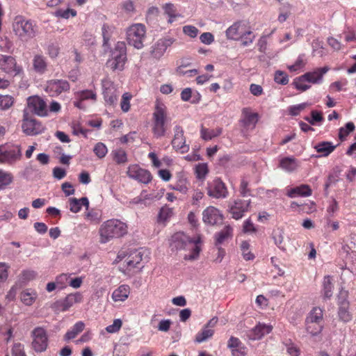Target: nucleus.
I'll list each match as a JSON object with an SVG mask.
<instances>
[{
	"mask_svg": "<svg viewBox=\"0 0 356 356\" xmlns=\"http://www.w3.org/2000/svg\"><path fill=\"white\" fill-rule=\"evenodd\" d=\"M69 204L70 210L73 213H78L80 211L82 206H85L86 209H88L89 207L88 199L86 197H81V199H76L74 197L70 198Z\"/></svg>",
	"mask_w": 356,
	"mask_h": 356,
	"instance_id": "obj_28",
	"label": "nucleus"
},
{
	"mask_svg": "<svg viewBox=\"0 0 356 356\" xmlns=\"http://www.w3.org/2000/svg\"><path fill=\"white\" fill-rule=\"evenodd\" d=\"M337 145H334L332 142L323 141L316 144L314 149L317 152L321 154L322 156H327L336 148Z\"/></svg>",
	"mask_w": 356,
	"mask_h": 356,
	"instance_id": "obj_30",
	"label": "nucleus"
},
{
	"mask_svg": "<svg viewBox=\"0 0 356 356\" xmlns=\"http://www.w3.org/2000/svg\"><path fill=\"white\" fill-rule=\"evenodd\" d=\"M146 29L142 24H135L129 27L127 31L128 43L138 49L143 47L145 39Z\"/></svg>",
	"mask_w": 356,
	"mask_h": 356,
	"instance_id": "obj_5",
	"label": "nucleus"
},
{
	"mask_svg": "<svg viewBox=\"0 0 356 356\" xmlns=\"http://www.w3.org/2000/svg\"><path fill=\"white\" fill-rule=\"evenodd\" d=\"M255 38V35L250 30H247L244 34H242L240 39L242 40V44L243 46H248L253 42Z\"/></svg>",
	"mask_w": 356,
	"mask_h": 356,
	"instance_id": "obj_52",
	"label": "nucleus"
},
{
	"mask_svg": "<svg viewBox=\"0 0 356 356\" xmlns=\"http://www.w3.org/2000/svg\"><path fill=\"white\" fill-rule=\"evenodd\" d=\"M328 70L329 68L327 67L318 68L314 72L305 73L303 74V78H305L307 81L309 83H318L321 82L323 74H325Z\"/></svg>",
	"mask_w": 356,
	"mask_h": 356,
	"instance_id": "obj_26",
	"label": "nucleus"
},
{
	"mask_svg": "<svg viewBox=\"0 0 356 356\" xmlns=\"http://www.w3.org/2000/svg\"><path fill=\"white\" fill-rule=\"evenodd\" d=\"M283 231L281 229L275 230L273 232V238L275 243L282 250H285V244L284 243Z\"/></svg>",
	"mask_w": 356,
	"mask_h": 356,
	"instance_id": "obj_43",
	"label": "nucleus"
},
{
	"mask_svg": "<svg viewBox=\"0 0 356 356\" xmlns=\"http://www.w3.org/2000/svg\"><path fill=\"white\" fill-rule=\"evenodd\" d=\"M243 119L241 122L245 127H254L258 121V115L256 113H252L250 109L245 108L242 111Z\"/></svg>",
	"mask_w": 356,
	"mask_h": 356,
	"instance_id": "obj_27",
	"label": "nucleus"
},
{
	"mask_svg": "<svg viewBox=\"0 0 356 356\" xmlns=\"http://www.w3.org/2000/svg\"><path fill=\"white\" fill-rule=\"evenodd\" d=\"M33 349L38 353L46 350L48 346V336L47 331L42 327H37L31 332Z\"/></svg>",
	"mask_w": 356,
	"mask_h": 356,
	"instance_id": "obj_8",
	"label": "nucleus"
},
{
	"mask_svg": "<svg viewBox=\"0 0 356 356\" xmlns=\"http://www.w3.org/2000/svg\"><path fill=\"white\" fill-rule=\"evenodd\" d=\"M99 241L106 243L113 238L123 236L127 232V226L123 222L111 219L104 222L99 228Z\"/></svg>",
	"mask_w": 356,
	"mask_h": 356,
	"instance_id": "obj_1",
	"label": "nucleus"
},
{
	"mask_svg": "<svg viewBox=\"0 0 356 356\" xmlns=\"http://www.w3.org/2000/svg\"><path fill=\"white\" fill-rule=\"evenodd\" d=\"M10 266L8 264L0 262V282H4L8 277V269Z\"/></svg>",
	"mask_w": 356,
	"mask_h": 356,
	"instance_id": "obj_55",
	"label": "nucleus"
},
{
	"mask_svg": "<svg viewBox=\"0 0 356 356\" xmlns=\"http://www.w3.org/2000/svg\"><path fill=\"white\" fill-rule=\"evenodd\" d=\"M200 242L195 241L193 244L187 249L191 252L188 254H186L184 257L185 260L193 261L197 259L199 257L200 247L198 243Z\"/></svg>",
	"mask_w": 356,
	"mask_h": 356,
	"instance_id": "obj_37",
	"label": "nucleus"
},
{
	"mask_svg": "<svg viewBox=\"0 0 356 356\" xmlns=\"http://www.w3.org/2000/svg\"><path fill=\"white\" fill-rule=\"evenodd\" d=\"M13 98L11 96L0 95V109H8L13 106Z\"/></svg>",
	"mask_w": 356,
	"mask_h": 356,
	"instance_id": "obj_47",
	"label": "nucleus"
},
{
	"mask_svg": "<svg viewBox=\"0 0 356 356\" xmlns=\"http://www.w3.org/2000/svg\"><path fill=\"white\" fill-rule=\"evenodd\" d=\"M22 157V150L19 145H0V163L13 165Z\"/></svg>",
	"mask_w": 356,
	"mask_h": 356,
	"instance_id": "obj_6",
	"label": "nucleus"
},
{
	"mask_svg": "<svg viewBox=\"0 0 356 356\" xmlns=\"http://www.w3.org/2000/svg\"><path fill=\"white\" fill-rule=\"evenodd\" d=\"M275 81L279 84L286 85L289 82V78L286 73L277 71L275 74Z\"/></svg>",
	"mask_w": 356,
	"mask_h": 356,
	"instance_id": "obj_56",
	"label": "nucleus"
},
{
	"mask_svg": "<svg viewBox=\"0 0 356 356\" xmlns=\"http://www.w3.org/2000/svg\"><path fill=\"white\" fill-rule=\"evenodd\" d=\"M250 204V200H237L234 201L229 208V213L232 217L236 220H238L243 216L245 212L248 211Z\"/></svg>",
	"mask_w": 356,
	"mask_h": 356,
	"instance_id": "obj_20",
	"label": "nucleus"
},
{
	"mask_svg": "<svg viewBox=\"0 0 356 356\" xmlns=\"http://www.w3.org/2000/svg\"><path fill=\"white\" fill-rule=\"evenodd\" d=\"M249 246L250 245L247 241H243L241 245V250L243 251V258L247 261L252 260L254 259L253 254L248 251Z\"/></svg>",
	"mask_w": 356,
	"mask_h": 356,
	"instance_id": "obj_58",
	"label": "nucleus"
},
{
	"mask_svg": "<svg viewBox=\"0 0 356 356\" xmlns=\"http://www.w3.org/2000/svg\"><path fill=\"white\" fill-rule=\"evenodd\" d=\"M95 154L100 159L104 158L107 154L108 149L106 146L102 143H98L93 149Z\"/></svg>",
	"mask_w": 356,
	"mask_h": 356,
	"instance_id": "obj_53",
	"label": "nucleus"
},
{
	"mask_svg": "<svg viewBox=\"0 0 356 356\" xmlns=\"http://www.w3.org/2000/svg\"><path fill=\"white\" fill-rule=\"evenodd\" d=\"M122 325V322L120 319H115L112 325H110L106 327V330L108 333H115L120 330Z\"/></svg>",
	"mask_w": 356,
	"mask_h": 356,
	"instance_id": "obj_62",
	"label": "nucleus"
},
{
	"mask_svg": "<svg viewBox=\"0 0 356 356\" xmlns=\"http://www.w3.org/2000/svg\"><path fill=\"white\" fill-rule=\"evenodd\" d=\"M85 325L82 321H79L68 330L65 335V340H70L74 339L80 332L84 329Z\"/></svg>",
	"mask_w": 356,
	"mask_h": 356,
	"instance_id": "obj_36",
	"label": "nucleus"
},
{
	"mask_svg": "<svg viewBox=\"0 0 356 356\" xmlns=\"http://www.w3.org/2000/svg\"><path fill=\"white\" fill-rule=\"evenodd\" d=\"M208 195L216 199L225 198L228 195V191L220 179H216L208 184Z\"/></svg>",
	"mask_w": 356,
	"mask_h": 356,
	"instance_id": "obj_12",
	"label": "nucleus"
},
{
	"mask_svg": "<svg viewBox=\"0 0 356 356\" xmlns=\"http://www.w3.org/2000/svg\"><path fill=\"white\" fill-rule=\"evenodd\" d=\"M323 296L325 298L329 299L332 296V284L331 282V277L326 276L323 280Z\"/></svg>",
	"mask_w": 356,
	"mask_h": 356,
	"instance_id": "obj_41",
	"label": "nucleus"
},
{
	"mask_svg": "<svg viewBox=\"0 0 356 356\" xmlns=\"http://www.w3.org/2000/svg\"><path fill=\"white\" fill-rule=\"evenodd\" d=\"M13 179L11 173L0 169V190L9 185Z\"/></svg>",
	"mask_w": 356,
	"mask_h": 356,
	"instance_id": "obj_42",
	"label": "nucleus"
},
{
	"mask_svg": "<svg viewBox=\"0 0 356 356\" xmlns=\"http://www.w3.org/2000/svg\"><path fill=\"white\" fill-rule=\"evenodd\" d=\"M195 172L198 179H204L209 172L207 163H199L195 166Z\"/></svg>",
	"mask_w": 356,
	"mask_h": 356,
	"instance_id": "obj_44",
	"label": "nucleus"
},
{
	"mask_svg": "<svg viewBox=\"0 0 356 356\" xmlns=\"http://www.w3.org/2000/svg\"><path fill=\"white\" fill-rule=\"evenodd\" d=\"M79 298V295L78 294H70L64 300L57 301L55 303V307L62 312L67 311L75 302H78Z\"/></svg>",
	"mask_w": 356,
	"mask_h": 356,
	"instance_id": "obj_24",
	"label": "nucleus"
},
{
	"mask_svg": "<svg viewBox=\"0 0 356 356\" xmlns=\"http://www.w3.org/2000/svg\"><path fill=\"white\" fill-rule=\"evenodd\" d=\"M0 50L3 52L11 53L13 51V42L6 38L2 39L0 41Z\"/></svg>",
	"mask_w": 356,
	"mask_h": 356,
	"instance_id": "obj_57",
	"label": "nucleus"
},
{
	"mask_svg": "<svg viewBox=\"0 0 356 356\" xmlns=\"http://www.w3.org/2000/svg\"><path fill=\"white\" fill-rule=\"evenodd\" d=\"M127 173L130 178L143 184H148L152 180V175L149 171L140 168L137 165H130Z\"/></svg>",
	"mask_w": 356,
	"mask_h": 356,
	"instance_id": "obj_13",
	"label": "nucleus"
},
{
	"mask_svg": "<svg viewBox=\"0 0 356 356\" xmlns=\"http://www.w3.org/2000/svg\"><path fill=\"white\" fill-rule=\"evenodd\" d=\"M305 81H307V80L305 78H303V75H302L294 81V85L298 90L305 91L310 87L309 85L305 83Z\"/></svg>",
	"mask_w": 356,
	"mask_h": 356,
	"instance_id": "obj_61",
	"label": "nucleus"
},
{
	"mask_svg": "<svg viewBox=\"0 0 356 356\" xmlns=\"http://www.w3.org/2000/svg\"><path fill=\"white\" fill-rule=\"evenodd\" d=\"M113 158L118 164H123L127 162V155L122 149H117L113 152Z\"/></svg>",
	"mask_w": 356,
	"mask_h": 356,
	"instance_id": "obj_45",
	"label": "nucleus"
},
{
	"mask_svg": "<svg viewBox=\"0 0 356 356\" xmlns=\"http://www.w3.org/2000/svg\"><path fill=\"white\" fill-rule=\"evenodd\" d=\"M55 15L58 17L68 19L70 16L74 17L76 15V11L73 9L67 8L66 10L59 9L55 12Z\"/></svg>",
	"mask_w": 356,
	"mask_h": 356,
	"instance_id": "obj_51",
	"label": "nucleus"
},
{
	"mask_svg": "<svg viewBox=\"0 0 356 356\" xmlns=\"http://www.w3.org/2000/svg\"><path fill=\"white\" fill-rule=\"evenodd\" d=\"M145 253V250L143 249L134 250H131L127 256H126L124 251H120L118 253V258L120 259V261L125 259L124 264H126L127 268L131 270L136 268L140 261L144 259L147 260V254H145V258H143Z\"/></svg>",
	"mask_w": 356,
	"mask_h": 356,
	"instance_id": "obj_9",
	"label": "nucleus"
},
{
	"mask_svg": "<svg viewBox=\"0 0 356 356\" xmlns=\"http://www.w3.org/2000/svg\"><path fill=\"white\" fill-rule=\"evenodd\" d=\"M290 9L291 6L289 3L284 5L282 8H280V13L277 19L280 23H283L287 19L290 15Z\"/></svg>",
	"mask_w": 356,
	"mask_h": 356,
	"instance_id": "obj_50",
	"label": "nucleus"
},
{
	"mask_svg": "<svg viewBox=\"0 0 356 356\" xmlns=\"http://www.w3.org/2000/svg\"><path fill=\"white\" fill-rule=\"evenodd\" d=\"M213 330L212 329L207 328L204 326V329L198 332L195 337V341L197 343H202L206 341L207 339L211 337L213 334Z\"/></svg>",
	"mask_w": 356,
	"mask_h": 356,
	"instance_id": "obj_40",
	"label": "nucleus"
},
{
	"mask_svg": "<svg viewBox=\"0 0 356 356\" xmlns=\"http://www.w3.org/2000/svg\"><path fill=\"white\" fill-rule=\"evenodd\" d=\"M70 89V84L66 80L52 79L47 82L46 90L51 96H57Z\"/></svg>",
	"mask_w": 356,
	"mask_h": 356,
	"instance_id": "obj_16",
	"label": "nucleus"
},
{
	"mask_svg": "<svg viewBox=\"0 0 356 356\" xmlns=\"http://www.w3.org/2000/svg\"><path fill=\"white\" fill-rule=\"evenodd\" d=\"M322 325L320 324H310L306 323L307 331L313 336H316L319 334L322 330Z\"/></svg>",
	"mask_w": 356,
	"mask_h": 356,
	"instance_id": "obj_59",
	"label": "nucleus"
},
{
	"mask_svg": "<svg viewBox=\"0 0 356 356\" xmlns=\"http://www.w3.org/2000/svg\"><path fill=\"white\" fill-rule=\"evenodd\" d=\"M355 124L352 122L346 123L345 127H341L339 129V137L343 140L344 138L351 132L355 130Z\"/></svg>",
	"mask_w": 356,
	"mask_h": 356,
	"instance_id": "obj_46",
	"label": "nucleus"
},
{
	"mask_svg": "<svg viewBox=\"0 0 356 356\" xmlns=\"http://www.w3.org/2000/svg\"><path fill=\"white\" fill-rule=\"evenodd\" d=\"M271 330V325L259 323L250 331V338L252 340L260 339L264 335L270 333Z\"/></svg>",
	"mask_w": 356,
	"mask_h": 356,
	"instance_id": "obj_23",
	"label": "nucleus"
},
{
	"mask_svg": "<svg viewBox=\"0 0 356 356\" xmlns=\"http://www.w3.org/2000/svg\"><path fill=\"white\" fill-rule=\"evenodd\" d=\"M202 220L206 224L216 225L222 222L223 216L218 209L210 206L203 211Z\"/></svg>",
	"mask_w": 356,
	"mask_h": 356,
	"instance_id": "obj_15",
	"label": "nucleus"
},
{
	"mask_svg": "<svg viewBox=\"0 0 356 356\" xmlns=\"http://www.w3.org/2000/svg\"><path fill=\"white\" fill-rule=\"evenodd\" d=\"M172 145L174 149L179 151L181 153H186L189 149V146L186 144L184 131L180 126L175 127V136L172 140Z\"/></svg>",
	"mask_w": 356,
	"mask_h": 356,
	"instance_id": "obj_19",
	"label": "nucleus"
},
{
	"mask_svg": "<svg viewBox=\"0 0 356 356\" xmlns=\"http://www.w3.org/2000/svg\"><path fill=\"white\" fill-rule=\"evenodd\" d=\"M24 110H28L29 115L31 113H35L39 116H46L47 115L45 102L38 96L29 97L27 99V106Z\"/></svg>",
	"mask_w": 356,
	"mask_h": 356,
	"instance_id": "obj_10",
	"label": "nucleus"
},
{
	"mask_svg": "<svg viewBox=\"0 0 356 356\" xmlns=\"http://www.w3.org/2000/svg\"><path fill=\"white\" fill-rule=\"evenodd\" d=\"M104 88L103 95L105 102L107 104L114 105L117 102L119 92H117L115 86L111 83H108V86L104 84Z\"/></svg>",
	"mask_w": 356,
	"mask_h": 356,
	"instance_id": "obj_22",
	"label": "nucleus"
},
{
	"mask_svg": "<svg viewBox=\"0 0 356 356\" xmlns=\"http://www.w3.org/2000/svg\"><path fill=\"white\" fill-rule=\"evenodd\" d=\"M172 214V210L170 208L163 207L161 209L158 218L160 222L166 221Z\"/></svg>",
	"mask_w": 356,
	"mask_h": 356,
	"instance_id": "obj_54",
	"label": "nucleus"
},
{
	"mask_svg": "<svg viewBox=\"0 0 356 356\" xmlns=\"http://www.w3.org/2000/svg\"><path fill=\"white\" fill-rule=\"evenodd\" d=\"M311 195L312 189L307 184H302L300 186L293 188L288 192V196L290 197H294L296 195L308 197Z\"/></svg>",
	"mask_w": 356,
	"mask_h": 356,
	"instance_id": "obj_31",
	"label": "nucleus"
},
{
	"mask_svg": "<svg viewBox=\"0 0 356 356\" xmlns=\"http://www.w3.org/2000/svg\"><path fill=\"white\" fill-rule=\"evenodd\" d=\"M323 117L321 112L313 110L311 112V117H305V120L311 125H318V123L323 122Z\"/></svg>",
	"mask_w": 356,
	"mask_h": 356,
	"instance_id": "obj_39",
	"label": "nucleus"
},
{
	"mask_svg": "<svg viewBox=\"0 0 356 356\" xmlns=\"http://www.w3.org/2000/svg\"><path fill=\"white\" fill-rule=\"evenodd\" d=\"M166 119L167 116L164 105L157 104L153 113L152 132L155 138H159L165 136L168 129Z\"/></svg>",
	"mask_w": 356,
	"mask_h": 356,
	"instance_id": "obj_4",
	"label": "nucleus"
},
{
	"mask_svg": "<svg viewBox=\"0 0 356 356\" xmlns=\"http://www.w3.org/2000/svg\"><path fill=\"white\" fill-rule=\"evenodd\" d=\"M222 134V129L218 127L215 129L204 128L202 125L200 129L201 138L204 140H210L212 138L220 136Z\"/></svg>",
	"mask_w": 356,
	"mask_h": 356,
	"instance_id": "obj_34",
	"label": "nucleus"
},
{
	"mask_svg": "<svg viewBox=\"0 0 356 356\" xmlns=\"http://www.w3.org/2000/svg\"><path fill=\"white\" fill-rule=\"evenodd\" d=\"M183 32L191 38H195L198 33V29L195 26L188 25L183 27Z\"/></svg>",
	"mask_w": 356,
	"mask_h": 356,
	"instance_id": "obj_63",
	"label": "nucleus"
},
{
	"mask_svg": "<svg viewBox=\"0 0 356 356\" xmlns=\"http://www.w3.org/2000/svg\"><path fill=\"white\" fill-rule=\"evenodd\" d=\"M174 42L175 40L172 38H164L158 40L152 47V56L157 59L161 58L168 47H170Z\"/></svg>",
	"mask_w": 356,
	"mask_h": 356,
	"instance_id": "obj_17",
	"label": "nucleus"
},
{
	"mask_svg": "<svg viewBox=\"0 0 356 356\" xmlns=\"http://www.w3.org/2000/svg\"><path fill=\"white\" fill-rule=\"evenodd\" d=\"M195 241L200 242V239L192 238L184 232H177L172 237V245L177 250H187Z\"/></svg>",
	"mask_w": 356,
	"mask_h": 356,
	"instance_id": "obj_14",
	"label": "nucleus"
},
{
	"mask_svg": "<svg viewBox=\"0 0 356 356\" xmlns=\"http://www.w3.org/2000/svg\"><path fill=\"white\" fill-rule=\"evenodd\" d=\"M0 70L6 74L16 75L21 72L22 67L17 65L14 57L0 54Z\"/></svg>",
	"mask_w": 356,
	"mask_h": 356,
	"instance_id": "obj_11",
	"label": "nucleus"
},
{
	"mask_svg": "<svg viewBox=\"0 0 356 356\" xmlns=\"http://www.w3.org/2000/svg\"><path fill=\"white\" fill-rule=\"evenodd\" d=\"M310 104L305 102L297 105L291 106L289 108V114L293 116H296L299 115V113L305 109Z\"/></svg>",
	"mask_w": 356,
	"mask_h": 356,
	"instance_id": "obj_49",
	"label": "nucleus"
},
{
	"mask_svg": "<svg viewBox=\"0 0 356 356\" xmlns=\"http://www.w3.org/2000/svg\"><path fill=\"white\" fill-rule=\"evenodd\" d=\"M22 129L23 132L28 136H35L44 131V127L41 123L33 118L29 115L28 110H24L23 111Z\"/></svg>",
	"mask_w": 356,
	"mask_h": 356,
	"instance_id": "obj_7",
	"label": "nucleus"
},
{
	"mask_svg": "<svg viewBox=\"0 0 356 356\" xmlns=\"http://www.w3.org/2000/svg\"><path fill=\"white\" fill-rule=\"evenodd\" d=\"M13 30L22 40H28L34 38L38 32L35 24L22 16H17L13 23Z\"/></svg>",
	"mask_w": 356,
	"mask_h": 356,
	"instance_id": "obj_2",
	"label": "nucleus"
},
{
	"mask_svg": "<svg viewBox=\"0 0 356 356\" xmlns=\"http://www.w3.org/2000/svg\"><path fill=\"white\" fill-rule=\"evenodd\" d=\"M13 356H26L24 352V346L21 343H16L12 349Z\"/></svg>",
	"mask_w": 356,
	"mask_h": 356,
	"instance_id": "obj_64",
	"label": "nucleus"
},
{
	"mask_svg": "<svg viewBox=\"0 0 356 356\" xmlns=\"http://www.w3.org/2000/svg\"><path fill=\"white\" fill-rule=\"evenodd\" d=\"M34 70L38 72L42 73L47 68L45 58L42 55H35L33 60Z\"/></svg>",
	"mask_w": 356,
	"mask_h": 356,
	"instance_id": "obj_38",
	"label": "nucleus"
},
{
	"mask_svg": "<svg viewBox=\"0 0 356 356\" xmlns=\"http://www.w3.org/2000/svg\"><path fill=\"white\" fill-rule=\"evenodd\" d=\"M300 165V162L293 156L284 157L280 161V167L288 172L295 171Z\"/></svg>",
	"mask_w": 356,
	"mask_h": 356,
	"instance_id": "obj_25",
	"label": "nucleus"
},
{
	"mask_svg": "<svg viewBox=\"0 0 356 356\" xmlns=\"http://www.w3.org/2000/svg\"><path fill=\"white\" fill-rule=\"evenodd\" d=\"M127 61V47L124 42H118L112 50L106 65L112 70H122Z\"/></svg>",
	"mask_w": 356,
	"mask_h": 356,
	"instance_id": "obj_3",
	"label": "nucleus"
},
{
	"mask_svg": "<svg viewBox=\"0 0 356 356\" xmlns=\"http://www.w3.org/2000/svg\"><path fill=\"white\" fill-rule=\"evenodd\" d=\"M347 292L341 291L338 296L339 311L338 315L340 320L343 322H349L352 319V315L348 311V302L346 300Z\"/></svg>",
	"mask_w": 356,
	"mask_h": 356,
	"instance_id": "obj_18",
	"label": "nucleus"
},
{
	"mask_svg": "<svg viewBox=\"0 0 356 356\" xmlns=\"http://www.w3.org/2000/svg\"><path fill=\"white\" fill-rule=\"evenodd\" d=\"M130 288L128 285L122 284L113 291L112 299L115 302L124 301L129 296Z\"/></svg>",
	"mask_w": 356,
	"mask_h": 356,
	"instance_id": "obj_29",
	"label": "nucleus"
},
{
	"mask_svg": "<svg viewBox=\"0 0 356 356\" xmlns=\"http://www.w3.org/2000/svg\"><path fill=\"white\" fill-rule=\"evenodd\" d=\"M232 228L229 225H226L223 229H222L220 232H218L215 234L216 242L215 245L216 246H219L221 245L225 240L229 238H231L232 236Z\"/></svg>",
	"mask_w": 356,
	"mask_h": 356,
	"instance_id": "obj_32",
	"label": "nucleus"
},
{
	"mask_svg": "<svg viewBox=\"0 0 356 356\" xmlns=\"http://www.w3.org/2000/svg\"><path fill=\"white\" fill-rule=\"evenodd\" d=\"M37 293L31 289L24 290L20 295L22 302L28 306L33 305L37 298Z\"/></svg>",
	"mask_w": 356,
	"mask_h": 356,
	"instance_id": "obj_33",
	"label": "nucleus"
},
{
	"mask_svg": "<svg viewBox=\"0 0 356 356\" xmlns=\"http://www.w3.org/2000/svg\"><path fill=\"white\" fill-rule=\"evenodd\" d=\"M323 318V311L320 308H314L306 318V323L320 324Z\"/></svg>",
	"mask_w": 356,
	"mask_h": 356,
	"instance_id": "obj_35",
	"label": "nucleus"
},
{
	"mask_svg": "<svg viewBox=\"0 0 356 356\" xmlns=\"http://www.w3.org/2000/svg\"><path fill=\"white\" fill-rule=\"evenodd\" d=\"M247 30L245 22H236L226 30V36L229 40H239L242 34H244Z\"/></svg>",
	"mask_w": 356,
	"mask_h": 356,
	"instance_id": "obj_21",
	"label": "nucleus"
},
{
	"mask_svg": "<svg viewBox=\"0 0 356 356\" xmlns=\"http://www.w3.org/2000/svg\"><path fill=\"white\" fill-rule=\"evenodd\" d=\"M131 98V95L129 93H124L122 95V100L120 102L121 109L124 112H127L130 108V99Z\"/></svg>",
	"mask_w": 356,
	"mask_h": 356,
	"instance_id": "obj_60",
	"label": "nucleus"
},
{
	"mask_svg": "<svg viewBox=\"0 0 356 356\" xmlns=\"http://www.w3.org/2000/svg\"><path fill=\"white\" fill-rule=\"evenodd\" d=\"M77 96L81 100L85 101L88 99H92L94 101L97 99V95L92 90H85L77 92Z\"/></svg>",
	"mask_w": 356,
	"mask_h": 356,
	"instance_id": "obj_48",
	"label": "nucleus"
}]
</instances>
